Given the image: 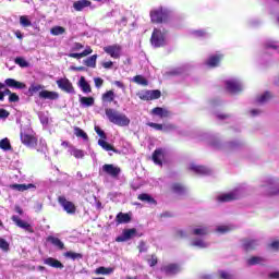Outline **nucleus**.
<instances>
[{
  "instance_id": "1",
  "label": "nucleus",
  "mask_w": 279,
  "mask_h": 279,
  "mask_svg": "<svg viewBox=\"0 0 279 279\" xmlns=\"http://www.w3.org/2000/svg\"><path fill=\"white\" fill-rule=\"evenodd\" d=\"M105 114L110 123L113 125H119V128H126L130 125V118L123 113H119L116 109L106 108Z\"/></svg>"
},
{
  "instance_id": "2",
  "label": "nucleus",
  "mask_w": 279,
  "mask_h": 279,
  "mask_svg": "<svg viewBox=\"0 0 279 279\" xmlns=\"http://www.w3.org/2000/svg\"><path fill=\"white\" fill-rule=\"evenodd\" d=\"M150 21L157 25L167 23V21H169V10L159 7L158 9L150 11Z\"/></svg>"
},
{
  "instance_id": "3",
  "label": "nucleus",
  "mask_w": 279,
  "mask_h": 279,
  "mask_svg": "<svg viewBox=\"0 0 279 279\" xmlns=\"http://www.w3.org/2000/svg\"><path fill=\"white\" fill-rule=\"evenodd\" d=\"M150 45L155 47V49L165 47V45H167L162 31L154 28L150 37Z\"/></svg>"
},
{
  "instance_id": "4",
  "label": "nucleus",
  "mask_w": 279,
  "mask_h": 279,
  "mask_svg": "<svg viewBox=\"0 0 279 279\" xmlns=\"http://www.w3.org/2000/svg\"><path fill=\"white\" fill-rule=\"evenodd\" d=\"M57 86L63 93H68L69 95H75V87H73V83H71L66 77L59 78L57 81Z\"/></svg>"
},
{
  "instance_id": "5",
  "label": "nucleus",
  "mask_w": 279,
  "mask_h": 279,
  "mask_svg": "<svg viewBox=\"0 0 279 279\" xmlns=\"http://www.w3.org/2000/svg\"><path fill=\"white\" fill-rule=\"evenodd\" d=\"M58 202L60 206H62L63 210L68 213V215H75V213H77V207L75 206V204L71 201H68L66 197L59 196Z\"/></svg>"
},
{
  "instance_id": "6",
  "label": "nucleus",
  "mask_w": 279,
  "mask_h": 279,
  "mask_svg": "<svg viewBox=\"0 0 279 279\" xmlns=\"http://www.w3.org/2000/svg\"><path fill=\"white\" fill-rule=\"evenodd\" d=\"M21 143L26 147H36L38 145V138L27 132L20 133Z\"/></svg>"
},
{
  "instance_id": "7",
  "label": "nucleus",
  "mask_w": 279,
  "mask_h": 279,
  "mask_svg": "<svg viewBox=\"0 0 279 279\" xmlns=\"http://www.w3.org/2000/svg\"><path fill=\"white\" fill-rule=\"evenodd\" d=\"M105 53L110 56V58H113V60H119L121 58V51H123V48L119 44L110 45L107 47H104Z\"/></svg>"
},
{
  "instance_id": "8",
  "label": "nucleus",
  "mask_w": 279,
  "mask_h": 279,
  "mask_svg": "<svg viewBox=\"0 0 279 279\" xmlns=\"http://www.w3.org/2000/svg\"><path fill=\"white\" fill-rule=\"evenodd\" d=\"M11 221H13L15 226H17V228H22L23 230H25V232L34 234V227H32V225H29L28 222L23 221L21 217L14 215L11 217Z\"/></svg>"
},
{
  "instance_id": "9",
  "label": "nucleus",
  "mask_w": 279,
  "mask_h": 279,
  "mask_svg": "<svg viewBox=\"0 0 279 279\" xmlns=\"http://www.w3.org/2000/svg\"><path fill=\"white\" fill-rule=\"evenodd\" d=\"M242 247L245 252H254L258 247V240L244 238L241 240Z\"/></svg>"
},
{
  "instance_id": "10",
  "label": "nucleus",
  "mask_w": 279,
  "mask_h": 279,
  "mask_svg": "<svg viewBox=\"0 0 279 279\" xmlns=\"http://www.w3.org/2000/svg\"><path fill=\"white\" fill-rule=\"evenodd\" d=\"M102 171L107 175H110L111 178H119V174L121 173V168L116 167L112 163H105L102 166Z\"/></svg>"
},
{
  "instance_id": "11",
  "label": "nucleus",
  "mask_w": 279,
  "mask_h": 279,
  "mask_svg": "<svg viewBox=\"0 0 279 279\" xmlns=\"http://www.w3.org/2000/svg\"><path fill=\"white\" fill-rule=\"evenodd\" d=\"M8 86V88H15L16 90H23L27 88V85L23 82H19L14 78H7L4 81V88Z\"/></svg>"
},
{
  "instance_id": "12",
  "label": "nucleus",
  "mask_w": 279,
  "mask_h": 279,
  "mask_svg": "<svg viewBox=\"0 0 279 279\" xmlns=\"http://www.w3.org/2000/svg\"><path fill=\"white\" fill-rule=\"evenodd\" d=\"M221 60H223V54H211L205 62V64L206 66H209V69H216V66H219V64L221 63Z\"/></svg>"
},
{
  "instance_id": "13",
  "label": "nucleus",
  "mask_w": 279,
  "mask_h": 279,
  "mask_svg": "<svg viewBox=\"0 0 279 279\" xmlns=\"http://www.w3.org/2000/svg\"><path fill=\"white\" fill-rule=\"evenodd\" d=\"M226 88L232 95H236V93H241V90H243L241 83L236 81H227Z\"/></svg>"
},
{
  "instance_id": "14",
  "label": "nucleus",
  "mask_w": 279,
  "mask_h": 279,
  "mask_svg": "<svg viewBox=\"0 0 279 279\" xmlns=\"http://www.w3.org/2000/svg\"><path fill=\"white\" fill-rule=\"evenodd\" d=\"M39 99H50V101H56V99H60V94H58V92L44 89L39 92Z\"/></svg>"
},
{
  "instance_id": "15",
  "label": "nucleus",
  "mask_w": 279,
  "mask_h": 279,
  "mask_svg": "<svg viewBox=\"0 0 279 279\" xmlns=\"http://www.w3.org/2000/svg\"><path fill=\"white\" fill-rule=\"evenodd\" d=\"M44 265H47L48 267H52V269H62L64 267V264H62V262L53 257H48L44 259Z\"/></svg>"
},
{
  "instance_id": "16",
  "label": "nucleus",
  "mask_w": 279,
  "mask_h": 279,
  "mask_svg": "<svg viewBox=\"0 0 279 279\" xmlns=\"http://www.w3.org/2000/svg\"><path fill=\"white\" fill-rule=\"evenodd\" d=\"M218 202L221 204L227 203V202H234L235 199H239V195L236 193L231 192V193H225L221 194L217 197Z\"/></svg>"
},
{
  "instance_id": "17",
  "label": "nucleus",
  "mask_w": 279,
  "mask_h": 279,
  "mask_svg": "<svg viewBox=\"0 0 279 279\" xmlns=\"http://www.w3.org/2000/svg\"><path fill=\"white\" fill-rule=\"evenodd\" d=\"M132 221V215L125 213H119L116 216V223L117 226H121L122 223H130Z\"/></svg>"
},
{
  "instance_id": "18",
  "label": "nucleus",
  "mask_w": 279,
  "mask_h": 279,
  "mask_svg": "<svg viewBox=\"0 0 279 279\" xmlns=\"http://www.w3.org/2000/svg\"><path fill=\"white\" fill-rule=\"evenodd\" d=\"M190 171H193L197 175H208V173H210V170L208 168L197 165H191Z\"/></svg>"
},
{
  "instance_id": "19",
  "label": "nucleus",
  "mask_w": 279,
  "mask_h": 279,
  "mask_svg": "<svg viewBox=\"0 0 279 279\" xmlns=\"http://www.w3.org/2000/svg\"><path fill=\"white\" fill-rule=\"evenodd\" d=\"M47 243H51V245H53L54 247H57V250H64V242H62V240H60L59 238H56L53 235H49L46 239Z\"/></svg>"
},
{
  "instance_id": "20",
  "label": "nucleus",
  "mask_w": 279,
  "mask_h": 279,
  "mask_svg": "<svg viewBox=\"0 0 279 279\" xmlns=\"http://www.w3.org/2000/svg\"><path fill=\"white\" fill-rule=\"evenodd\" d=\"M151 114H155L156 117H160V119H167L171 117V112L169 110L163 109L162 107H156L151 110Z\"/></svg>"
},
{
  "instance_id": "21",
  "label": "nucleus",
  "mask_w": 279,
  "mask_h": 279,
  "mask_svg": "<svg viewBox=\"0 0 279 279\" xmlns=\"http://www.w3.org/2000/svg\"><path fill=\"white\" fill-rule=\"evenodd\" d=\"M162 158H165L162 148L155 149L153 153V162H155V165H159V167H162Z\"/></svg>"
},
{
  "instance_id": "22",
  "label": "nucleus",
  "mask_w": 279,
  "mask_h": 279,
  "mask_svg": "<svg viewBox=\"0 0 279 279\" xmlns=\"http://www.w3.org/2000/svg\"><path fill=\"white\" fill-rule=\"evenodd\" d=\"M90 5H93L90 0H78L73 3V8L76 10V12H82L84 8H90Z\"/></svg>"
},
{
  "instance_id": "23",
  "label": "nucleus",
  "mask_w": 279,
  "mask_h": 279,
  "mask_svg": "<svg viewBox=\"0 0 279 279\" xmlns=\"http://www.w3.org/2000/svg\"><path fill=\"white\" fill-rule=\"evenodd\" d=\"M162 271H165V274H169V275H175V274H180V265L178 264H169L163 266Z\"/></svg>"
},
{
  "instance_id": "24",
  "label": "nucleus",
  "mask_w": 279,
  "mask_h": 279,
  "mask_svg": "<svg viewBox=\"0 0 279 279\" xmlns=\"http://www.w3.org/2000/svg\"><path fill=\"white\" fill-rule=\"evenodd\" d=\"M78 86L82 89V92L85 93L86 95H88V93H93V88L90 87V84H88V82L86 81V77L84 76H81L78 81Z\"/></svg>"
},
{
  "instance_id": "25",
  "label": "nucleus",
  "mask_w": 279,
  "mask_h": 279,
  "mask_svg": "<svg viewBox=\"0 0 279 279\" xmlns=\"http://www.w3.org/2000/svg\"><path fill=\"white\" fill-rule=\"evenodd\" d=\"M43 90H45L44 85L33 83L28 87V97H34V95H36V93L40 94V93H43Z\"/></svg>"
},
{
  "instance_id": "26",
  "label": "nucleus",
  "mask_w": 279,
  "mask_h": 279,
  "mask_svg": "<svg viewBox=\"0 0 279 279\" xmlns=\"http://www.w3.org/2000/svg\"><path fill=\"white\" fill-rule=\"evenodd\" d=\"M10 189H12L13 191H20V193H23L24 191H28V189H36V186L32 183L29 184H11Z\"/></svg>"
},
{
  "instance_id": "27",
  "label": "nucleus",
  "mask_w": 279,
  "mask_h": 279,
  "mask_svg": "<svg viewBox=\"0 0 279 279\" xmlns=\"http://www.w3.org/2000/svg\"><path fill=\"white\" fill-rule=\"evenodd\" d=\"M93 53V48L90 46H87V48L83 52H72L69 54V58H75L76 60H80V58H86V56H90Z\"/></svg>"
},
{
  "instance_id": "28",
  "label": "nucleus",
  "mask_w": 279,
  "mask_h": 279,
  "mask_svg": "<svg viewBox=\"0 0 279 279\" xmlns=\"http://www.w3.org/2000/svg\"><path fill=\"white\" fill-rule=\"evenodd\" d=\"M64 258H70L71 260H82L84 255L82 253H76L73 251H68L63 253Z\"/></svg>"
},
{
  "instance_id": "29",
  "label": "nucleus",
  "mask_w": 279,
  "mask_h": 279,
  "mask_svg": "<svg viewBox=\"0 0 279 279\" xmlns=\"http://www.w3.org/2000/svg\"><path fill=\"white\" fill-rule=\"evenodd\" d=\"M98 145L105 149V151H114V154H119V150L112 146V144H109L106 142V140H98Z\"/></svg>"
},
{
  "instance_id": "30",
  "label": "nucleus",
  "mask_w": 279,
  "mask_h": 279,
  "mask_svg": "<svg viewBox=\"0 0 279 279\" xmlns=\"http://www.w3.org/2000/svg\"><path fill=\"white\" fill-rule=\"evenodd\" d=\"M137 199H140V202H146L147 204H154V206H156V204H158L157 201H155V198L151 197V195L147 194V193H142L137 196Z\"/></svg>"
},
{
  "instance_id": "31",
  "label": "nucleus",
  "mask_w": 279,
  "mask_h": 279,
  "mask_svg": "<svg viewBox=\"0 0 279 279\" xmlns=\"http://www.w3.org/2000/svg\"><path fill=\"white\" fill-rule=\"evenodd\" d=\"M97 54H93L92 57L85 59L83 61V64H85V66H89V69H96L97 68Z\"/></svg>"
},
{
  "instance_id": "32",
  "label": "nucleus",
  "mask_w": 279,
  "mask_h": 279,
  "mask_svg": "<svg viewBox=\"0 0 279 279\" xmlns=\"http://www.w3.org/2000/svg\"><path fill=\"white\" fill-rule=\"evenodd\" d=\"M80 104L81 106H86V108H90V106H95V98L92 96H80Z\"/></svg>"
},
{
  "instance_id": "33",
  "label": "nucleus",
  "mask_w": 279,
  "mask_h": 279,
  "mask_svg": "<svg viewBox=\"0 0 279 279\" xmlns=\"http://www.w3.org/2000/svg\"><path fill=\"white\" fill-rule=\"evenodd\" d=\"M171 191L177 193V195H184L186 193V187H184L182 183H173Z\"/></svg>"
},
{
  "instance_id": "34",
  "label": "nucleus",
  "mask_w": 279,
  "mask_h": 279,
  "mask_svg": "<svg viewBox=\"0 0 279 279\" xmlns=\"http://www.w3.org/2000/svg\"><path fill=\"white\" fill-rule=\"evenodd\" d=\"M208 233V227H198L192 231L194 236H207Z\"/></svg>"
},
{
  "instance_id": "35",
  "label": "nucleus",
  "mask_w": 279,
  "mask_h": 279,
  "mask_svg": "<svg viewBox=\"0 0 279 279\" xmlns=\"http://www.w3.org/2000/svg\"><path fill=\"white\" fill-rule=\"evenodd\" d=\"M191 245L192 247H199V250H206L208 247V244L199 238L192 240Z\"/></svg>"
},
{
  "instance_id": "36",
  "label": "nucleus",
  "mask_w": 279,
  "mask_h": 279,
  "mask_svg": "<svg viewBox=\"0 0 279 279\" xmlns=\"http://www.w3.org/2000/svg\"><path fill=\"white\" fill-rule=\"evenodd\" d=\"M0 149H3V151H12V144H10V140L8 137L0 141Z\"/></svg>"
},
{
  "instance_id": "37",
  "label": "nucleus",
  "mask_w": 279,
  "mask_h": 279,
  "mask_svg": "<svg viewBox=\"0 0 279 279\" xmlns=\"http://www.w3.org/2000/svg\"><path fill=\"white\" fill-rule=\"evenodd\" d=\"M260 263H265V258H263L260 256H252L251 258L247 259V265L250 267H252L254 265H260Z\"/></svg>"
},
{
  "instance_id": "38",
  "label": "nucleus",
  "mask_w": 279,
  "mask_h": 279,
  "mask_svg": "<svg viewBox=\"0 0 279 279\" xmlns=\"http://www.w3.org/2000/svg\"><path fill=\"white\" fill-rule=\"evenodd\" d=\"M133 82H135V84H138L140 86H148L149 85V81H147V78H145V76H143V75H135L133 77Z\"/></svg>"
},
{
  "instance_id": "39",
  "label": "nucleus",
  "mask_w": 279,
  "mask_h": 279,
  "mask_svg": "<svg viewBox=\"0 0 279 279\" xmlns=\"http://www.w3.org/2000/svg\"><path fill=\"white\" fill-rule=\"evenodd\" d=\"M74 134L77 138H83V141H88V134L84 132L80 126L74 128Z\"/></svg>"
},
{
  "instance_id": "40",
  "label": "nucleus",
  "mask_w": 279,
  "mask_h": 279,
  "mask_svg": "<svg viewBox=\"0 0 279 279\" xmlns=\"http://www.w3.org/2000/svg\"><path fill=\"white\" fill-rule=\"evenodd\" d=\"M50 34L52 36H62V34H66V28L63 26H54L50 29Z\"/></svg>"
},
{
  "instance_id": "41",
  "label": "nucleus",
  "mask_w": 279,
  "mask_h": 279,
  "mask_svg": "<svg viewBox=\"0 0 279 279\" xmlns=\"http://www.w3.org/2000/svg\"><path fill=\"white\" fill-rule=\"evenodd\" d=\"M102 101H107L108 104H112L114 101V92L108 90L105 94H102Z\"/></svg>"
},
{
  "instance_id": "42",
  "label": "nucleus",
  "mask_w": 279,
  "mask_h": 279,
  "mask_svg": "<svg viewBox=\"0 0 279 279\" xmlns=\"http://www.w3.org/2000/svg\"><path fill=\"white\" fill-rule=\"evenodd\" d=\"M111 272H112V269L106 268L104 266H100L95 270L96 276H108Z\"/></svg>"
},
{
  "instance_id": "43",
  "label": "nucleus",
  "mask_w": 279,
  "mask_h": 279,
  "mask_svg": "<svg viewBox=\"0 0 279 279\" xmlns=\"http://www.w3.org/2000/svg\"><path fill=\"white\" fill-rule=\"evenodd\" d=\"M269 99H271V93L266 92L262 96L257 97V104H266Z\"/></svg>"
},
{
  "instance_id": "44",
  "label": "nucleus",
  "mask_w": 279,
  "mask_h": 279,
  "mask_svg": "<svg viewBox=\"0 0 279 279\" xmlns=\"http://www.w3.org/2000/svg\"><path fill=\"white\" fill-rule=\"evenodd\" d=\"M137 97L142 99V101H151V96L149 90L141 92L137 94Z\"/></svg>"
},
{
  "instance_id": "45",
  "label": "nucleus",
  "mask_w": 279,
  "mask_h": 279,
  "mask_svg": "<svg viewBox=\"0 0 279 279\" xmlns=\"http://www.w3.org/2000/svg\"><path fill=\"white\" fill-rule=\"evenodd\" d=\"M20 24L22 25V27H32V21L27 19V15L20 16Z\"/></svg>"
},
{
  "instance_id": "46",
  "label": "nucleus",
  "mask_w": 279,
  "mask_h": 279,
  "mask_svg": "<svg viewBox=\"0 0 279 279\" xmlns=\"http://www.w3.org/2000/svg\"><path fill=\"white\" fill-rule=\"evenodd\" d=\"M150 93V101H154V99H160L162 97V92L160 89H153L149 90Z\"/></svg>"
},
{
  "instance_id": "47",
  "label": "nucleus",
  "mask_w": 279,
  "mask_h": 279,
  "mask_svg": "<svg viewBox=\"0 0 279 279\" xmlns=\"http://www.w3.org/2000/svg\"><path fill=\"white\" fill-rule=\"evenodd\" d=\"M0 250L2 252H10V243L3 238H0Z\"/></svg>"
},
{
  "instance_id": "48",
  "label": "nucleus",
  "mask_w": 279,
  "mask_h": 279,
  "mask_svg": "<svg viewBox=\"0 0 279 279\" xmlns=\"http://www.w3.org/2000/svg\"><path fill=\"white\" fill-rule=\"evenodd\" d=\"M123 234H124L126 241H130V239H132V236H134V234H136V229H134V228L133 229H125L123 231Z\"/></svg>"
},
{
  "instance_id": "49",
  "label": "nucleus",
  "mask_w": 279,
  "mask_h": 279,
  "mask_svg": "<svg viewBox=\"0 0 279 279\" xmlns=\"http://www.w3.org/2000/svg\"><path fill=\"white\" fill-rule=\"evenodd\" d=\"M149 267H156L158 265V256L153 254L149 259H147Z\"/></svg>"
},
{
  "instance_id": "50",
  "label": "nucleus",
  "mask_w": 279,
  "mask_h": 279,
  "mask_svg": "<svg viewBox=\"0 0 279 279\" xmlns=\"http://www.w3.org/2000/svg\"><path fill=\"white\" fill-rule=\"evenodd\" d=\"M268 250H272L274 252H279V240H274L268 244Z\"/></svg>"
},
{
  "instance_id": "51",
  "label": "nucleus",
  "mask_w": 279,
  "mask_h": 279,
  "mask_svg": "<svg viewBox=\"0 0 279 279\" xmlns=\"http://www.w3.org/2000/svg\"><path fill=\"white\" fill-rule=\"evenodd\" d=\"M219 276H220V279H234V275L225 270H220Z\"/></svg>"
},
{
  "instance_id": "52",
  "label": "nucleus",
  "mask_w": 279,
  "mask_h": 279,
  "mask_svg": "<svg viewBox=\"0 0 279 279\" xmlns=\"http://www.w3.org/2000/svg\"><path fill=\"white\" fill-rule=\"evenodd\" d=\"M146 125H148V128H154V130H157L158 132H162V130H163V125L162 124H158V123H154V122H148V123H146Z\"/></svg>"
},
{
  "instance_id": "53",
  "label": "nucleus",
  "mask_w": 279,
  "mask_h": 279,
  "mask_svg": "<svg viewBox=\"0 0 279 279\" xmlns=\"http://www.w3.org/2000/svg\"><path fill=\"white\" fill-rule=\"evenodd\" d=\"M21 101V98L16 95V93H12L9 96V104H19Z\"/></svg>"
},
{
  "instance_id": "54",
  "label": "nucleus",
  "mask_w": 279,
  "mask_h": 279,
  "mask_svg": "<svg viewBox=\"0 0 279 279\" xmlns=\"http://www.w3.org/2000/svg\"><path fill=\"white\" fill-rule=\"evenodd\" d=\"M95 132L96 134H98V136H100V141H106L107 136H106V132H104V130H101V128L99 126H95Z\"/></svg>"
},
{
  "instance_id": "55",
  "label": "nucleus",
  "mask_w": 279,
  "mask_h": 279,
  "mask_svg": "<svg viewBox=\"0 0 279 279\" xmlns=\"http://www.w3.org/2000/svg\"><path fill=\"white\" fill-rule=\"evenodd\" d=\"M72 156H74V158H84V150L74 149L72 150Z\"/></svg>"
},
{
  "instance_id": "56",
  "label": "nucleus",
  "mask_w": 279,
  "mask_h": 279,
  "mask_svg": "<svg viewBox=\"0 0 279 279\" xmlns=\"http://www.w3.org/2000/svg\"><path fill=\"white\" fill-rule=\"evenodd\" d=\"M177 129L178 126H175V124H163L162 132H171Z\"/></svg>"
},
{
  "instance_id": "57",
  "label": "nucleus",
  "mask_w": 279,
  "mask_h": 279,
  "mask_svg": "<svg viewBox=\"0 0 279 279\" xmlns=\"http://www.w3.org/2000/svg\"><path fill=\"white\" fill-rule=\"evenodd\" d=\"M137 250L141 254H143L144 252H147V244L144 241H141Z\"/></svg>"
},
{
  "instance_id": "58",
  "label": "nucleus",
  "mask_w": 279,
  "mask_h": 279,
  "mask_svg": "<svg viewBox=\"0 0 279 279\" xmlns=\"http://www.w3.org/2000/svg\"><path fill=\"white\" fill-rule=\"evenodd\" d=\"M230 227L228 226H220L217 228V232H220V234H226L227 232H230Z\"/></svg>"
},
{
  "instance_id": "59",
  "label": "nucleus",
  "mask_w": 279,
  "mask_h": 279,
  "mask_svg": "<svg viewBox=\"0 0 279 279\" xmlns=\"http://www.w3.org/2000/svg\"><path fill=\"white\" fill-rule=\"evenodd\" d=\"M15 64H19L20 66L25 68V66H27V61H25V59L19 57L15 59Z\"/></svg>"
},
{
  "instance_id": "60",
  "label": "nucleus",
  "mask_w": 279,
  "mask_h": 279,
  "mask_svg": "<svg viewBox=\"0 0 279 279\" xmlns=\"http://www.w3.org/2000/svg\"><path fill=\"white\" fill-rule=\"evenodd\" d=\"M94 83H95L96 88H101L104 86V78L96 77V78H94Z\"/></svg>"
},
{
  "instance_id": "61",
  "label": "nucleus",
  "mask_w": 279,
  "mask_h": 279,
  "mask_svg": "<svg viewBox=\"0 0 279 279\" xmlns=\"http://www.w3.org/2000/svg\"><path fill=\"white\" fill-rule=\"evenodd\" d=\"M267 195L269 197H271L274 195H279V187H270V190L268 191Z\"/></svg>"
},
{
  "instance_id": "62",
  "label": "nucleus",
  "mask_w": 279,
  "mask_h": 279,
  "mask_svg": "<svg viewBox=\"0 0 279 279\" xmlns=\"http://www.w3.org/2000/svg\"><path fill=\"white\" fill-rule=\"evenodd\" d=\"M10 117V112L5 109H0V119H8Z\"/></svg>"
},
{
  "instance_id": "63",
  "label": "nucleus",
  "mask_w": 279,
  "mask_h": 279,
  "mask_svg": "<svg viewBox=\"0 0 279 279\" xmlns=\"http://www.w3.org/2000/svg\"><path fill=\"white\" fill-rule=\"evenodd\" d=\"M112 66H114V62H112V61L102 62L104 69H112Z\"/></svg>"
},
{
  "instance_id": "64",
  "label": "nucleus",
  "mask_w": 279,
  "mask_h": 279,
  "mask_svg": "<svg viewBox=\"0 0 279 279\" xmlns=\"http://www.w3.org/2000/svg\"><path fill=\"white\" fill-rule=\"evenodd\" d=\"M269 278L271 279H279V271L270 272Z\"/></svg>"
}]
</instances>
